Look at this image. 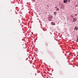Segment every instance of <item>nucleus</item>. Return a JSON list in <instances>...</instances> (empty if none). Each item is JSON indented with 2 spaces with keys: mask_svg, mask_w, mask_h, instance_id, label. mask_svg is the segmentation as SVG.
Masks as SVG:
<instances>
[{
  "mask_svg": "<svg viewBox=\"0 0 78 78\" xmlns=\"http://www.w3.org/2000/svg\"><path fill=\"white\" fill-rule=\"evenodd\" d=\"M67 2H68V1H67V0H64V3H66Z\"/></svg>",
  "mask_w": 78,
  "mask_h": 78,
  "instance_id": "nucleus-3",
  "label": "nucleus"
},
{
  "mask_svg": "<svg viewBox=\"0 0 78 78\" xmlns=\"http://www.w3.org/2000/svg\"><path fill=\"white\" fill-rule=\"evenodd\" d=\"M76 42H78V37H77V39L76 40Z\"/></svg>",
  "mask_w": 78,
  "mask_h": 78,
  "instance_id": "nucleus-4",
  "label": "nucleus"
},
{
  "mask_svg": "<svg viewBox=\"0 0 78 78\" xmlns=\"http://www.w3.org/2000/svg\"><path fill=\"white\" fill-rule=\"evenodd\" d=\"M68 2H70V0H68Z\"/></svg>",
  "mask_w": 78,
  "mask_h": 78,
  "instance_id": "nucleus-8",
  "label": "nucleus"
},
{
  "mask_svg": "<svg viewBox=\"0 0 78 78\" xmlns=\"http://www.w3.org/2000/svg\"><path fill=\"white\" fill-rule=\"evenodd\" d=\"M54 14H56V12H54Z\"/></svg>",
  "mask_w": 78,
  "mask_h": 78,
  "instance_id": "nucleus-6",
  "label": "nucleus"
},
{
  "mask_svg": "<svg viewBox=\"0 0 78 78\" xmlns=\"http://www.w3.org/2000/svg\"><path fill=\"white\" fill-rule=\"evenodd\" d=\"M52 25H55V23H52Z\"/></svg>",
  "mask_w": 78,
  "mask_h": 78,
  "instance_id": "nucleus-5",
  "label": "nucleus"
},
{
  "mask_svg": "<svg viewBox=\"0 0 78 78\" xmlns=\"http://www.w3.org/2000/svg\"><path fill=\"white\" fill-rule=\"evenodd\" d=\"M46 46H48V44H46Z\"/></svg>",
  "mask_w": 78,
  "mask_h": 78,
  "instance_id": "nucleus-9",
  "label": "nucleus"
},
{
  "mask_svg": "<svg viewBox=\"0 0 78 78\" xmlns=\"http://www.w3.org/2000/svg\"><path fill=\"white\" fill-rule=\"evenodd\" d=\"M69 55H70V54H69Z\"/></svg>",
  "mask_w": 78,
  "mask_h": 78,
  "instance_id": "nucleus-10",
  "label": "nucleus"
},
{
  "mask_svg": "<svg viewBox=\"0 0 78 78\" xmlns=\"http://www.w3.org/2000/svg\"><path fill=\"white\" fill-rule=\"evenodd\" d=\"M57 11H59V9L57 8Z\"/></svg>",
  "mask_w": 78,
  "mask_h": 78,
  "instance_id": "nucleus-7",
  "label": "nucleus"
},
{
  "mask_svg": "<svg viewBox=\"0 0 78 78\" xmlns=\"http://www.w3.org/2000/svg\"><path fill=\"white\" fill-rule=\"evenodd\" d=\"M74 30H76V31L78 30V27H75L74 29Z\"/></svg>",
  "mask_w": 78,
  "mask_h": 78,
  "instance_id": "nucleus-2",
  "label": "nucleus"
},
{
  "mask_svg": "<svg viewBox=\"0 0 78 78\" xmlns=\"http://www.w3.org/2000/svg\"><path fill=\"white\" fill-rule=\"evenodd\" d=\"M76 18H73V22H76Z\"/></svg>",
  "mask_w": 78,
  "mask_h": 78,
  "instance_id": "nucleus-1",
  "label": "nucleus"
}]
</instances>
